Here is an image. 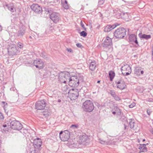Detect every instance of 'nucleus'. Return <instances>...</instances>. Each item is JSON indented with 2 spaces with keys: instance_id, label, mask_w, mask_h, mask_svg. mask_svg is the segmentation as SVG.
Here are the masks:
<instances>
[{
  "instance_id": "obj_1",
  "label": "nucleus",
  "mask_w": 153,
  "mask_h": 153,
  "mask_svg": "<svg viewBox=\"0 0 153 153\" xmlns=\"http://www.w3.org/2000/svg\"><path fill=\"white\" fill-rule=\"evenodd\" d=\"M42 141L41 139L37 138L35 139L33 142L34 147L30 149V153H39V149L41 147L42 144Z\"/></svg>"
},
{
  "instance_id": "obj_2",
  "label": "nucleus",
  "mask_w": 153,
  "mask_h": 153,
  "mask_svg": "<svg viewBox=\"0 0 153 153\" xmlns=\"http://www.w3.org/2000/svg\"><path fill=\"white\" fill-rule=\"evenodd\" d=\"M94 108L93 103L90 100H87L83 103L82 108L84 111L86 112H91L93 111Z\"/></svg>"
},
{
  "instance_id": "obj_3",
  "label": "nucleus",
  "mask_w": 153,
  "mask_h": 153,
  "mask_svg": "<svg viewBox=\"0 0 153 153\" xmlns=\"http://www.w3.org/2000/svg\"><path fill=\"white\" fill-rule=\"evenodd\" d=\"M64 88L66 89L65 91L68 92V94L71 100L76 99L79 95L78 89L75 88H72L70 90L67 89V86L64 87Z\"/></svg>"
},
{
  "instance_id": "obj_4",
  "label": "nucleus",
  "mask_w": 153,
  "mask_h": 153,
  "mask_svg": "<svg viewBox=\"0 0 153 153\" xmlns=\"http://www.w3.org/2000/svg\"><path fill=\"white\" fill-rule=\"evenodd\" d=\"M126 30L123 27L118 28L114 33V36L116 38L121 39L124 38L126 35Z\"/></svg>"
},
{
  "instance_id": "obj_5",
  "label": "nucleus",
  "mask_w": 153,
  "mask_h": 153,
  "mask_svg": "<svg viewBox=\"0 0 153 153\" xmlns=\"http://www.w3.org/2000/svg\"><path fill=\"white\" fill-rule=\"evenodd\" d=\"M112 42L111 39L108 36L106 37L102 44V47L105 48H109L112 50Z\"/></svg>"
},
{
  "instance_id": "obj_6",
  "label": "nucleus",
  "mask_w": 153,
  "mask_h": 153,
  "mask_svg": "<svg viewBox=\"0 0 153 153\" xmlns=\"http://www.w3.org/2000/svg\"><path fill=\"white\" fill-rule=\"evenodd\" d=\"M115 82L117 88H118L121 90H123L126 87L125 82L121 77H119L118 79L115 80Z\"/></svg>"
},
{
  "instance_id": "obj_7",
  "label": "nucleus",
  "mask_w": 153,
  "mask_h": 153,
  "mask_svg": "<svg viewBox=\"0 0 153 153\" xmlns=\"http://www.w3.org/2000/svg\"><path fill=\"white\" fill-rule=\"evenodd\" d=\"M77 80L78 78L77 76H71L68 82L69 86L72 87H76L78 86L79 85V81Z\"/></svg>"
},
{
  "instance_id": "obj_8",
  "label": "nucleus",
  "mask_w": 153,
  "mask_h": 153,
  "mask_svg": "<svg viewBox=\"0 0 153 153\" xmlns=\"http://www.w3.org/2000/svg\"><path fill=\"white\" fill-rule=\"evenodd\" d=\"M10 124L11 128L14 130H19L22 128V124L19 121L16 120L11 121Z\"/></svg>"
},
{
  "instance_id": "obj_9",
  "label": "nucleus",
  "mask_w": 153,
  "mask_h": 153,
  "mask_svg": "<svg viewBox=\"0 0 153 153\" xmlns=\"http://www.w3.org/2000/svg\"><path fill=\"white\" fill-rule=\"evenodd\" d=\"M59 138L60 140L63 141H67L70 137V132L67 130L64 132L61 131L59 133Z\"/></svg>"
},
{
  "instance_id": "obj_10",
  "label": "nucleus",
  "mask_w": 153,
  "mask_h": 153,
  "mask_svg": "<svg viewBox=\"0 0 153 153\" xmlns=\"http://www.w3.org/2000/svg\"><path fill=\"white\" fill-rule=\"evenodd\" d=\"M121 70L122 74L125 76H128L129 75L131 71V67L127 64L123 66L121 68Z\"/></svg>"
},
{
  "instance_id": "obj_11",
  "label": "nucleus",
  "mask_w": 153,
  "mask_h": 153,
  "mask_svg": "<svg viewBox=\"0 0 153 153\" xmlns=\"http://www.w3.org/2000/svg\"><path fill=\"white\" fill-rule=\"evenodd\" d=\"M36 108L38 110H42L46 106V103L44 100L37 101L35 104Z\"/></svg>"
},
{
  "instance_id": "obj_12",
  "label": "nucleus",
  "mask_w": 153,
  "mask_h": 153,
  "mask_svg": "<svg viewBox=\"0 0 153 153\" xmlns=\"http://www.w3.org/2000/svg\"><path fill=\"white\" fill-rule=\"evenodd\" d=\"M17 51L16 46L15 45L12 44L9 45L8 49V52L9 55L13 56L15 55Z\"/></svg>"
},
{
  "instance_id": "obj_13",
  "label": "nucleus",
  "mask_w": 153,
  "mask_h": 153,
  "mask_svg": "<svg viewBox=\"0 0 153 153\" xmlns=\"http://www.w3.org/2000/svg\"><path fill=\"white\" fill-rule=\"evenodd\" d=\"M33 64L36 68L39 69H42L44 67V63L40 59H36L33 62Z\"/></svg>"
},
{
  "instance_id": "obj_14",
  "label": "nucleus",
  "mask_w": 153,
  "mask_h": 153,
  "mask_svg": "<svg viewBox=\"0 0 153 153\" xmlns=\"http://www.w3.org/2000/svg\"><path fill=\"white\" fill-rule=\"evenodd\" d=\"M50 18L54 22L56 23L60 19V15L57 13L54 12L51 14Z\"/></svg>"
},
{
  "instance_id": "obj_15",
  "label": "nucleus",
  "mask_w": 153,
  "mask_h": 153,
  "mask_svg": "<svg viewBox=\"0 0 153 153\" xmlns=\"http://www.w3.org/2000/svg\"><path fill=\"white\" fill-rule=\"evenodd\" d=\"M31 9L35 12L37 13H40L42 10L41 7L38 4H33L31 6Z\"/></svg>"
},
{
  "instance_id": "obj_16",
  "label": "nucleus",
  "mask_w": 153,
  "mask_h": 153,
  "mask_svg": "<svg viewBox=\"0 0 153 153\" xmlns=\"http://www.w3.org/2000/svg\"><path fill=\"white\" fill-rule=\"evenodd\" d=\"M128 39L130 42H134L137 46L139 45L137 39V36L135 34H130L129 36Z\"/></svg>"
},
{
  "instance_id": "obj_17",
  "label": "nucleus",
  "mask_w": 153,
  "mask_h": 153,
  "mask_svg": "<svg viewBox=\"0 0 153 153\" xmlns=\"http://www.w3.org/2000/svg\"><path fill=\"white\" fill-rule=\"evenodd\" d=\"M25 33V29L21 27L17 33V36L19 38H22Z\"/></svg>"
},
{
  "instance_id": "obj_18",
  "label": "nucleus",
  "mask_w": 153,
  "mask_h": 153,
  "mask_svg": "<svg viewBox=\"0 0 153 153\" xmlns=\"http://www.w3.org/2000/svg\"><path fill=\"white\" fill-rule=\"evenodd\" d=\"M97 63L94 60H91L90 63L89 67V69L92 71H94L97 66Z\"/></svg>"
},
{
  "instance_id": "obj_19",
  "label": "nucleus",
  "mask_w": 153,
  "mask_h": 153,
  "mask_svg": "<svg viewBox=\"0 0 153 153\" xmlns=\"http://www.w3.org/2000/svg\"><path fill=\"white\" fill-rule=\"evenodd\" d=\"M88 139V137L85 135H82L80 137L79 143L81 144H85Z\"/></svg>"
},
{
  "instance_id": "obj_20",
  "label": "nucleus",
  "mask_w": 153,
  "mask_h": 153,
  "mask_svg": "<svg viewBox=\"0 0 153 153\" xmlns=\"http://www.w3.org/2000/svg\"><path fill=\"white\" fill-rule=\"evenodd\" d=\"M114 12L116 17L118 18L119 19L121 18L122 14L123 12H121L119 9L117 8L114 10Z\"/></svg>"
},
{
  "instance_id": "obj_21",
  "label": "nucleus",
  "mask_w": 153,
  "mask_h": 153,
  "mask_svg": "<svg viewBox=\"0 0 153 153\" xmlns=\"http://www.w3.org/2000/svg\"><path fill=\"white\" fill-rule=\"evenodd\" d=\"M6 6L7 8L12 13L14 12L15 11V8L13 3L7 4Z\"/></svg>"
},
{
  "instance_id": "obj_22",
  "label": "nucleus",
  "mask_w": 153,
  "mask_h": 153,
  "mask_svg": "<svg viewBox=\"0 0 153 153\" xmlns=\"http://www.w3.org/2000/svg\"><path fill=\"white\" fill-rule=\"evenodd\" d=\"M64 73L62 72L59 74L58 76V78L59 80L61 82H63L64 83H66V81H65V78H64Z\"/></svg>"
},
{
  "instance_id": "obj_23",
  "label": "nucleus",
  "mask_w": 153,
  "mask_h": 153,
  "mask_svg": "<svg viewBox=\"0 0 153 153\" xmlns=\"http://www.w3.org/2000/svg\"><path fill=\"white\" fill-rule=\"evenodd\" d=\"M147 144H143L140 145V146L139 147V149L140 150V152H146L147 151V148L146 147Z\"/></svg>"
},
{
  "instance_id": "obj_24",
  "label": "nucleus",
  "mask_w": 153,
  "mask_h": 153,
  "mask_svg": "<svg viewBox=\"0 0 153 153\" xmlns=\"http://www.w3.org/2000/svg\"><path fill=\"white\" fill-rule=\"evenodd\" d=\"M139 37L140 38L148 40L151 38V36L150 35H146V34H142V33H140L138 35Z\"/></svg>"
},
{
  "instance_id": "obj_25",
  "label": "nucleus",
  "mask_w": 153,
  "mask_h": 153,
  "mask_svg": "<svg viewBox=\"0 0 153 153\" xmlns=\"http://www.w3.org/2000/svg\"><path fill=\"white\" fill-rule=\"evenodd\" d=\"M114 27L113 25H108L105 27L104 31L105 32H109L114 29Z\"/></svg>"
},
{
  "instance_id": "obj_26",
  "label": "nucleus",
  "mask_w": 153,
  "mask_h": 153,
  "mask_svg": "<svg viewBox=\"0 0 153 153\" xmlns=\"http://www.w3.org/2000/svg\"><path fill=\"white\" fill-rule=\"evenodd\" d=\"M109 76L110 80L111 81L113 80L115 76V73L113 71H110L109 73Z\"/></svg>"
},
{
  "instance_id": "obj_27",
  "label": "nucleus",
  "mask_w": 153,
  "mask_h": 153,
  "mask_svg": "<svg viewBox=\"0 0 153 153\" xmlns=\"http://www.w3.org/2000/svg\"><path fill=\"white\" fill-rule=\"evenodd\" d=\"M128 13H123L122 14L121 18L123 19L124 20L127 21V20L129 18Z\"/></svg>"
},
{
  "instance_id": "obj_28",
  "label": "nucleus",
  "mask_w": 153,
  "mask_h": 153,
  "mask_svg": "<svg viewBox=\"0 0 153 153\" xmlns=\"http://www.w3.org/2000/svg\"><path fill=\"white\" fill-rule=\"evenodd\" d=\"M135 122L134 120L130 119L129 121V126L131 128H133L134 130V125Z\"/></svg>"
},
{
  "instance_id": "obj_29",
  "label": "nucleus",
  "mask_w": 153,
  "mask_h": 153,
  "mask_svg": "<svg viewBox=\"0 0 153 153\" xmlns=\"http://www.w3.org/2000/svg\"><path fill=\"white\" fill-rule=\"evenodd\" d=\"M64 78H65V81H69L71 77L70 76V74L68 72H67L66 73H64Z\"/></svg>"
},
{
  "instance_id": "obj_30",
  "label": "nucleus",
  "mask_w": 153,
  "mask_h": 153,
  "mask_svg": "<svg viewBox=\"0 0 153 153\" xmlns=\"http://www.w3.org/2000/svg\"><path fill=\"white\" fill-rule=\"evenodd\" d=\"M141 69L140 67H137L134 70V74L137 75H140V70Z\"/></svg>"
},
{
  "instance_id": "obj_31",
  "label": "nucleus",
  "mask_w": 153,
  "mask_h": 153,
  "mask_svg": "<svg viewBox=\"0 0 153 153\" xmlns=\"http://www.w3.org/2000/svg\"><path fill=\"white\" fill-rule=\"evenodd\" d=\"M50 114V113L48 111H45L42 112L41 115L44 116L45 117H48Z\"/></svg>"
},
{
  "instance_id": "obj_32",
  "label": "nucleus",
  "mask_w": 153,
  "mask_h": 153,
  "mask_svg": "<svg viewBox=\"0 0 153 153\" xmlns=\"http://www.w3.org/2000/svg\"><path fill=\"white\" fill-rule=\"evenodd\" d=\"M98 141L99 142L102 144H108V142L107 141H106L105 140H103L100 138L98 139Z\"/></svg>"
},
{
  "instance_id": "obj_33",
  "label": "nucleus",
  "mask_w": 153,
  "mask_h": 153,
  "mask_svg": "<svg viewBox=\"0 0 153 153\" xmlns=\"http://www.w3.org/2000/svg\"><path fill=\"white\" fill-rule=\"evenodd\" d=\"M78 78V80L79 82V84L83 82L84 81L83 77L82 76H79Z\"/></svg>"
},
{
  "instance_id": "obj_34",
  "label": "nucleus",
  "mask_w": 153,
  "mask_h": 153,
  "mask_svg": "<svg viewBox=\"0 0 153 153\" xmlns=\"http://www.w3.org/2000/svg\"><path fill=\"white\" fill-rule=\"evenodd\" d=\"M80 34L81 36L85 37L87 35V33L85 31H83L80 33Z\"/></svg>"
},
{
  "instance_id": "obj_35",
  "label": "nucleus",
  "mask_w": 153,
  "mask_h": 153,
  "mask_svg": "<svg viewBox=\"0 0 153 153\" xmlns=\"http://www.w3.org/2000/svg\"><path fill=\"white\" fill-rule=\"evenodd\" d=\"M17 45L18 47L20 48H22L24 46L23 44L20 42H18L17 43Z\"/></svg>"
},
{
  "instance_id": "obj_36",
  "label": "nucleus",
  "mask_w": 153,
  "mask_h": 153,
  "mask_svg": "<svg viewBox=\"0 0 153 153\" xmlns=\"http://www.w3.org/2000/svg\"><path fill=\"white\" fill-rule=\"evenodd\" d=\"M63 7L65 9H68L69 8V7L68 4H62Z\"/></svg>"
},
{
  "instance_id": "obj_37",
  "label": "nucleus",
  "mask_w": 153,
  "mask_h": 153,
  "mask_svg": "<svg viewBox=\"0 0 153 153\" xmlns=\"http://www.w3.org/2000/svg\"><path fill=\"white\" fill-rule=\"evenodd\" d=\"M40 56H41L44 59H45L47 58V56L45 55V53L44 52H42L41 53V54H40Z\"/></svg>"
},
{
  "instance_id": "obj_38",
  "label": "nucleus",
  "mask_w": 153,
  "mask_h": 153,
  "mask_svg": "<svg viewBox=\"0 0 153 153\" xmlns=\"http://www.w3.org/2000/svg\"><path fill=\"white\" fill-rule=\"evenodd\" d=\"M110 94L113 97L116 94L114 91V90H111L110 91Z\"/></svg>"
},
{
  "instance_id": "obj_39",
  "label": "nucleus",
  "mask_w": 153,
  "mask_h": 153,
  "mask_svg": "<svg viewBox=\"0 0 153 153\" xmlns=\"http://www.w3.org/2000/svg\"><path fill=\"white\" fill-rule=\"evenodd\" d=\"M80 25L82 28L84 30H85V31H86L87 29L86 27H85L84 25V24L83 23L82 21H81L80 22Z\"/></svg>"
},
{
  "instance_id": "obj_40",
  "label": "nucleus",
  "mask_w": 153,
  "mask_h": 153,
  "mask_svg": "<svg viewBox=\"0 0 153 153\" xmlns=\"http://www.w3.org/2000/svg\"><path fill=\"white\" fill-rule=\"evenodd\" d=\"M2 103L3 105H4V107H4V110H5V112H6L5 108L6 107V106L7 105V102H2Z\"/></svg>"
},
{
  "instance_id": "obj_41",
  "label": "nucleus",
  "mask_w": 153,
  "mask_h": 153,
  "mask_svg": "<svg viewBox=\"0 0 153 153\" xmlns=\"http://www.w3.org/2000/svg\"><path fill=\"white\" fill-rule=\"evenodd\" d=\"M113 97H114L115 100H116L117 101H119L120 100V97L117 95L116 94L115 96H114Z\"/></svg>"
},
{
  "instance_id": "obj_42",
  "label": "nucleus",
  "mask_w": 153,
  "mask_h": 153,
  "mask_svg": "<svg viewBox=\"0 0 153 153\" xmlns=\"http://www.w3.org/2000/svg\"><path fill=\"white\" fill-rule=\"evenodd\" d=\"M77 125H72L70 127L71 128H73L74 129L77 128Z\"/></svg>"
},
{
  "instance_id": "obj_43",
  "label": "nucleus",
  "mask_w": 153,
  "mask_h": 153,
  "mask_svg": "<svg viewBox=\"0 0 153 153\" xmlns=\"http://www.w3.org/2000/svg\"><path fill=\"white\" fill-rule=\"evenodd\" d=\"M4 119V117L3 114L0 112V120H2Z\"/></svg>"
},
{
  "instance_id": "obj_44",
  "label": "nucleus",
  "mask_w": 153,
  "mask_h": 153,
  "mask_svg": "<svg viewBox=\"0 0 153 153\" xmlns=\"http://www.w3.org/2000/svg\"><path fill=\"white\" fill-rule=\"evenodd\" d=\"M66 50L68 52L70 53H73V50H72L71 48H66Z\"/></svg>"
},
{
  "instance_id": "obj_45",
  "label": "nucleus",
  "mask_w": 153,
  "mask_h": 153,
  "mask_svg": "<svg viewBox=\"0 0 153 153\" xmlns=\"http://www.w3.org/2000/svg\"><path fill=\"white\" fill-rule=\"evenodd\" d=\"M135 105V103H133L130 105H129V106L130 108H133L134 106Z\"/></svg>"
},
{
  "instance_id": "obj_46",
  "label": "nucleus",
  "mask_w": 153,
  "mask_h": 153,
  "mask_svg": "<svg viewBox=\"0 0 153 153\" xmlns=\"http://www.w3.org/2000/svg\"><path fill=\"white\" fill-rule=\"evenodd\" d=\"M146 112L149 115H150L152 111H151L150 109H148L147 110Z\"/></svg>"
},
{
  "instance_id": "obj_47",
  "label": "nucleus",
  "mask_w": 153,
  "mask_h": 153,
  "mask_svg": "<svg viewBox=\"0 0 153 153\" xmlns=\"http://www.w3.org/2000/svg\"><path fill=\"white\" fill-rule=\"evenodd\" d=\"M76 46L77 47L81 48L82 47V45L80 43H77L76 44Z\"/></svg>"
},
{
  "instance_id": "obj_48",
  "label": "nucleus",
  "mask_w": 153,
  "mask_h": 153,
  "mask_svg": "<svg viewBox=\"0 0 153 153\" xmlns=\"http://www.w3.org/2000/svg\"><path fill=\"white\" fill-rule=\"evenodd\" d=\"M120 25V24H118V23H116L114 25H113V26H114V28Z\"/></svg>"
},
{
  "instance_id": "obj_49",
  "label": "nucleus",
  "mask_w": 153,
  "mask_h": 153,
  "mask_svg": "<svg viewBox=\"0 0 153 153\" xmlns=\"http://www.w3.org/2000/svg\"><path fill=\"white\" fill-rule=\"evenodd\" d=\"M152 59L153 62V44L152 45Z\"/></svg>"
},
{
  "instance_id": "obj_50",
  "label": "nucleus",
  "mask_w": 153,
  "mask_h": 153,
  "mask_svg": "<svg viewBox=\"0 0 153 153\" xmlns=\"http://www.w3.org/2000/svg\"><path fill=\"white\" fill-rule=\"evenodd\" d=\"M45 10L47 12V13H49V10L48 8H45Z\"/></svg>"
},
{
  "instance_id": "obj_51",
  "label": "nucleus",
  "mask_w": 153,
  "mask_h": 153,
  "mask_svg": "<svg viewBox=\"0 0 153 153\" xmlns=\"http://www.w3.org/2000/svg\"><path fill=\"white\" fill-rule=\"evenodd\" d=\"M144 73V71H143L141 69H140V75L141 74H143Z\"/></svg>"
},
{
  "instance_id": "obj_52",
  "label": "nucleus",
  "mask_w": 153,
  "mask_h": 153,
  "mask_svg": "<svg viewBox=\"0 0 153 153\" xmlns=\"http://www.w3.org/2000/svg\"><path fill=\"white\" fill-rule=\"evenodd\" d=\"M124 129L126 130L128 128V126H126L125 124H124Z\"/></svg>"
},
{
  "instance_id": "obj_53",
  "label": "nucleus",
  "mask_w": 153,
  "mask_h": 153,
  "mask_svg": "<svg viewBox=\"0 0 153 153\" xmlns=\"http://www.w3.org/2000/svg\"><path fill=\"white\" fill-rule=\"evenodd\" d=\"M2 126L4 127V128H5V127H6L7 126V125L6 124H3V125H2Z\"/></svg>"
},
{
  "instance_id": "obj_54",
  "label": "nucleus",
  "mask_w": 153,
  "mask_h": 153,
  "mask_svg": "<svg viewBox=\"0 0 153 153\" xmlns=\"http://www.w3.org/2000/svg\"><path fill=\"white\" fill-rule=\"evenodd\" d=\"M150 132L153 134V129H152L150 130Z\"/></svg>"
},
{
  "instance_id": "obj_55",
  "label": "nucleus",
  "mask_w": 153,
  "mask_h": 153,
  "mask_svg": "<svg viewBox=\"0 0 153 153\" xmlns=\"http://www.w3.org/2000/svg\"><path fill=\"white\" fill-rule=\"evenodd\" d=\"M63 4H68L67 1L66 0L64 2Z\"/></svg>"
},
{
  "instance_id": "obj_56",
  "label": "nucleus",
  "mask_w": 153,
  "mask_h": 153,
  "mask_svg": "<svg viewBox=\"0 0 153 153\" xmlns=\"http://www.w3.org/2000/svg\"><path fill=\"white\" fill-rule=\"evenodd\" d=\"M57 101L59 102H61V100L60 99H58L57 100Z\"/></svg>"
},
{
  "instance_id": "obj_57",
  "label": "nucleus",
  "mask_w": 153,
  "mask_h": 153,
  "mask_svg": "<svg viewBox=\"0 0 153 153\" xmlns=\"http://www.w3.org/2000/svg\"><path fill=\"white\" fill-rule=\"evenodd\" d=\"M116 113L115 111H113L112 112V114H116Z\"/></svg>"
},
{
  "instance_id": "obj_58",
  "label": "nucleus",
  "mask_w": 153,
  "mask_h": 153,
  "mask_svg": "<svg viewBox=\"0 0 153 153\" xmlns=\"http://www.w3.org/2000/svg\"><path fill=\"white\" fill-rule=\"evenodd\" d=\"M2 30V28L1 27V25H0V31Z\"/></svg>"
},
{
  "instance_id": "obj_59",
  "label": "nucleus",
  "mask_w": 153,
  "mask_h": 153,
  "mask_svg": "<svg viewBox=\"0 0 153 153\" xmlns=\"http://www.w3.org/2000/svg\"><path fill=\"white\" fill-rule=\"evenodd\" d=\"M100 82V80H98L97 81V83H99Z\"/></svg>"
},
{
  "instance_id": "obj_60",
  "label": "nucleus",
  "mask_w": 153,
  "mask_h": 153,
  "mask_svg": "<svg viewBox=\"0 0 153 153\" xmlns=\"http://www.w3.org/2000/svg\"><path fill=\"white\" fill-rule=\"evenodd\" d=\"M152 100V99H150L149 101H150V102L152 101V100Z\"/></svg>"
},
{
  "instance_id": "obj_61",
  "label": "nucleus",
  "mask_w": 153,
  "mask_h": 153,
  "mask_svg": "<svg viewBox=\"0 0 153 153\" xmlns=\"http://www.w3.org/2000/svg\"><path fill=\"white\" fill-rule=\"evenodd\" d=\"M145 141V139H143V142H144V141Z\"/></svg>"
},
{
  "instance_id": "obj_62",
  "label": "nucleus",
  "mask_w": 153,
  "mask_h": 153,
  "mask_svg": "<svg viewBox=\"0 0 153 153\" xmlns=\"http://www.w3.org/2000/svg\"><path fill=\"white\" fill-rule=\"evenodd\" d=\"M29 37H30V38H31V36H30Z\"/></svg>"
}]
</instances>
